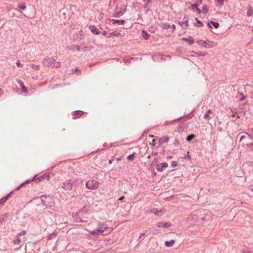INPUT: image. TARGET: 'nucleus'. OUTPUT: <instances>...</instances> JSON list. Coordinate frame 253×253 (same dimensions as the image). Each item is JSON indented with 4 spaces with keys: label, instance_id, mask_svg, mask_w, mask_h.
Here are the masks:
<instances>
[{
    "label": "nucleus",
    "instance_id": "3",
    "mask_svg": "<svg viewBox=\"0 0 253 253\" xmlns=\"http://www.w3.org/2000/svg\"><path fill=\"white\" fill-rule=\"evenodd\" d=\"M79 184V180L77 179H71L65 182L62 188L65 190H71L73 187H76Z\"/></svg>",
    "mask_w": 253,
    "mask_h": 253
},
{
    "label": "nucleus",
    "instance_id": "43",
    "mask_svg": "<svg viewBox=\"0 0 253 253\" xmlns=\"http://www.w3.org/2000/svg\"><path fill=\"white\" fill-rule=\"evenodd\" d=\"M171 165H172V167H175L177 166V163L175 161H173L172 162Z\"/></svg>",
    "mask_w": 253,
    "mask_h": 253
},
{
    "label": "nucleus",
    "instance_id": "56",
    "mask_svg": "<svg viewBox=\"0 0 253 253\" xmlns=\"http://www.w3.org/2000/svg\"><path fill=\"white\" fill-rule=\"evenodd\" d=\"M144 235H145V234H144V233H141V234H140V236L139 237V239H140V238H141V236H144Z\"/></svg>",
    "mask_w": 253,
    "mask_h": 253
},
{
    "label": "nucleus",
    "instance_id": "63",
    "mask_svg": "<svg viewBox=\"0 0 253 253\" xmlns=\"http://www.w3.org/2000/svg\"><path fill=\"white\" fill-rule=\"evenodd\" d=\"M24 184H25V183L21 184L20 187L23 186L24 185Z\"/></svg>",
    "mask_w": 253,
    "mask_h": 253
},
{
    "label": "nucleus",
    "instance_id": "25",
    "mask_svg": "<svg viewBox=\"0 0 253 253\" xmlns=\"http://www.w3.org/2000/svg\"><path fill=\"white\" fill-rule=\"evenodd\" d=\"M163 55H161V54H158V55H154L153 56H152V58L153 59V60L154 61H155L157 60V59H158V58H161V59H162L163 58Z\"/></svg>",
    "mask_w": 253,
    "mask_h": 253
},
{
    "label": "nucleus",
    "instance_id": "19",
    "mask_svg": "<svg viewBox=\"0 0 253 253\" xmlns=\"http://www.w3.org/2000/svg\"><path fill=\"white\" fill-rule=\"evenodd\" d=\"M70 49L73 51H80L81 50V47L77 45H73L70 48Z\"/></svg>",
    "mask_w": 253,
    "mask_h": 253
},
{
    "label": "nucleus",
    "instance_id": "13",
    "mask_svg": "<svg viewBox=\"0 0 253 253\" xmlns=\"http://www.w3.org/2000/svg\"><path fill=\"white\" fill-rule=\"evenodd\" d=\"M83 114H84V112L82 111H76L74 112V114L73 115H75V116H74L73 117V119H76L79 118Z\"/></svg>",
    "mask_w": 253,
    "mask_h": 253
},
{
    "label": "nucleus",
    "instance_id": "37",
    "mask_svg": "<svg viewBox=\"0 0 253 253\" xmlns=\"http://www.w3.org/2000/svg\"><path fill=\"white\" fill-rule=\"evenodd\" d=\"M116 15H115V16L120 17V16H122L123 14V12H122L121 11H116Z\"/></svg>",
    "mask_w": 253,
    "mask_h": 253
},
{
    "label": "nucleus",
    "instance_id": "55",
    "mask_svg": "<svg viewBox=\"0 0 253 253\" xmlns=\"http://www.w3.org/2000/svg\"><path fill=\"white\" fill-rule=\"evenodd\" d=\"M113 161V159L110 160L109 161V163L110 164H112Z\"/></svg>",
    "mask_w": 253,
    "mask_h": 253
},
{
    "label": "nucleus",
    "instance_id": "21",
    "mask_svg": "<svg viewBox=\"0 0 253 253\" xmlns=\"http://www.w3.org/2000/svg\"><path fill=\"white\" fill-rule=\"evenodd\" d=\"M212 112L211 110H208L207 113L204 115V118L207 120H209L211 119L210 117L209 114Z\"/></svg>",
    "mask_w": 253,
    "mask_h": 253
},
{
    "label": "nucleus",
    "instance_id": "41",
    "mask_svg": "<svg viewBox=\"0 0 253 253\" xmlns=\"http://www.w3.org/2000/svg\"><path fill=\"white\" fill-rule=\"evenodd\" d=\"M19 7L20 9L24 10L26 8V7L24 5H20Z\"/></svg>",
    "mask_w": 253,
    "mask_h": 253
},
{
    "label": "nucleus",
    "instance_id": "20",
    "mask_svg": "<svg viewBox=\"0 0 253 253\" xmlns=\"http://www.w3.org/2000/svg\"><path fill=\"white\" fill-rule=\"evenodd\" d=\"M182 117H179L176 119H174L173 120H172V121H166L165 123V126H168V125H171V124H174V123L175 122H176L177 120H178L179 119H180Z\"/></svg>",
    "mask_w": 253,
    "mask_h": 253
},
{
    "label": "nucleus",
    "instance_id": "26",
    "mask_svg": "<svg viewBox=\"0 0 253 253\" xmlns=\"http://www.w3.org/2000/svg\"><path fill=\"white\" fill-rule=\"evenodd\" d=\"M92 48H93V47L92 46H84V47L81 48V50H82L83 51H86L90 50H91Z\"/></svg>",
    "mask_w": 253,
    "mask_h": 253
},
{
    "label": "nucleus",
    "instance_id": "35",
    "mask_svg": "<svg viewBox=\"0 0 253 253\" xmlns=\"http://www.w3.org/2000/svg\"><path fill=\"white\" fill-rule=\"evenodd\" d=\"M134 157V154H133L129 155V156H128L127 157V159L128 160L132 161L133 160Z\"/></svg>",
    "mask_w": 253,
    "mask_h": 253
},
{
    "label": "nucleus",
    "instance_id": "32",
    "mask_svg": "<svg viewBox=\"0 0 253 253\" xmlns=\"http://www.w3.org/2000/svg\"><path fill=\"white\" fill-rule=\"evenodd\" d=\"M195 20L197 21V22L198 23V25H197V26L198 27H203V23L200 21L199 20H198V19L197 18H195Z\"/></svg>",
    "mask_w": 253,
    "mask_h": 253
},
{
    "label": "nucleus",
    "instance_id": "10",
    "mask_svg": "<svg viewBox=\"0 0 253 253\" xmlns=\"http://www.w3.org/2000/svg\"><path fill=\"white\" fill-rule=\"evenodd\" d=\"M17 82L21 86L23 91L25 93H28V90L27 89L26 87H25L23 82L22 81H21L20 80H17Z\"/></svg>",
    "mask_w": 253,
    "mask_h": 253
},
{
    "label": "nucleus",
    "instance_id": "18",
    "mask_svg": "<svg viewBox=\"0 0 253 253\" xmlns=\"http://www.w3.org/2000/svg\"><path fill=\"white\" fill-rule=\"evenodd\" d=\"M10 194H9L5 197H3L0 199V205L4 204V203L6 202V201L8 199L9 197L10 196Z\"/></svg>",
    "mask_w": 253,
    "mask_h": 253
},
{
    "label": "nucleus",
    "instance_id": "58",
    "mask_svg": "<svg viewBox=\"0 0 253 253\" xmlns=\"http://www.w3.org/2000/svg\"><path fill=\"white\" fill-rule=\"evenodd\" d=\"M245 99V97L244 96L243 97H242L241 99H240V101H243L244 99Z\"/></svg>",
    "mask_w": 253,
    "mask_h": 253
},
{
    "label": "nucleus",
    "instance_id": "14",
    "mask_svg": "<svg viewBox=\"0 0 253 253\" xmlns=\"http://www.w3.org/2000/svg\"><path fill=\"white\" fill-rule=\"evenodd\" d=\"M211 24H212V25L213 26V27L215 28H218L219 27V23H217V22H213V21H211L210 22H209L208 23V26L210 28H212V27L211 26Z\"/></svg>",
    "mask_w": 253,
    "mask_h": 253
},
{
    "label": "nucleus",
    "instance_id": "50",
    "mask_svg": "<svg viewBox=\"0 0 253 253\" xmlns=\"http://www.w3.org/2000/svg\"><path fill=\"white\" fill-rule=\"evenodd\" d=\"M245 138V136H242L240 139V141L243 140Z\"/></svg>",
    "mask_w": 253,
    "mask_h": 253
},
{
    "label": "nucleus",
    "instance_id": "34",
    "mask_svg": "<svg viewBox=\"0 0 253 253\" xmlns=\"http://www.w3.org/2000/svg\"><path fill=\"white\" fill-rule=\"evenodd\" d=\"M150 4H148V3H145L144 5V8L145 9H146L147 10V11H148L149 10H150Z\"/></svg>",
    "mask_w": 253,
    "mask_h": 253
},
{
    "label": "nucleus",
    "instance_id": "5",
    "mask_svg": "<svg viewBox=\"0 0 253 253\" xmlns=\"http://www.w3.org/2000/svg\"><path fill=\"white\" fill-rule=\"evenodd\" d=\"M198 42L199 44L202 45L205 48H211L213 47H215L217 45L218 43L216 42H212V41H208L206 42L203 40H200L198 41Z\"/></svg>",
    "mask_w": 253,
    "mask_h": 253
},
{
    "label": "nucleus",
    "instance_id": "33",
    "mask_svg": "<svg viewBox=\"0 0 253 253\" xmlns=\"http://www.w3.org/2000/svg\"><path fill=\"white\" fill-rule=\"evenodd\" d=\"M163 28L166 29V30H168L169 29L171 26L169 24H168V23H165L163 24Z\"/></svg>",
    "mask_w": 253,
    "mask_h": 253
},
{
    "label": "nucleus",
    "instance_id": "39",
    "mask_svg": "<svg viewBox=\"0 0 253 253\" xmlns=\"http://www.w3.org/2000/svg\"><path fill=\"white\" fill-rule=\"evenodd\" d=\"M232 117H236L237 118H240V116L237 112H234L232 115Z\"/></svg>",
    "mask_w": 253,
    "mask_h": 253
},
{
    "label": "nucleus",
    "instance_id": "30",
    "mask_svg": "<svg viewBox=\"0 0 253 253\" xmlns=\"http://www.w3.org/2000/svg\"><path fill=\"white\" fill-rule=\"evenodd\" d=\"M30 66L32 67V68L33 69H34L35 70H39L40 69V67H39V65H36L34 64H32L30 65Z\"/></svg>",
    "mask_w": 253,
    "mask_h": 253
},
{
    "label": "nucleus",
    "instance_id": "38",
    "mask_svg": "<svg viewBox=\"0 0 253 253\" xmlns=\"http://www.w3.org/2000/svg\"><path fill=\"white\" fill-rule=\"evenodd\" d=\"M198 3H195V4H192L191 5V8L193 10H195V9H196L197 7H198Z\"/></svg>",
    "mask_w": 253,
    "mask_h": 253
},
{
    "label": "nucleus",
    "instance_id": "4",
    "mask_svg": "<svg viewBox=\"0 0 253 253\" xmlns=\"http://www.w3.org/2000/svg\"><path fill=\"white\" fill-rule=\"evenodd\" d=\"M44 64H46L48 66L55 68H59L61 66L60 62H56L54 58L50 57L45 59L44 60Z\"/></svg>",
    "mask_w": 253,
    "mask_h": 253
},
{
    "label": "nucleus",
    "instance_id": "48",
    "mask_svg": "<svg viewBox=\"0 0 253 253\" xmlns=\"http://www.w3.org/2000/svg\"><path fill=\"white\" fill-rule=\"evenodd\" d=\"M196 10L199 13H201L202 11L200 8H198V7H197Z\"/></svg>",
    "mask_w": 253,
    "mask_h": 253
},
{
    "label": "nucleus",
    "instance_id": "49",
    "mask_svg": "<svg viewBox=\"0 0 253 253\" xmlns=\"http://www.w3.org/2000/svg\"><path fill=\"white\" fill-rule=\"evenodd\" d=\"M203 0H197V3H198V5L202 3Z\"/></svg>",
    "mask_w": 253,
    "mask_h": 253
},
{
    "label": "nucleus",
    "instance_id": "7",
    "mask_svg": "<svg viewBox=\"0 0 253 253\" xmlns=\"http://www.w3.org/2000/svg\"><path fill=\"white\" fill-rule=\"evenodd\" d=\"M99 186V183L95 180H88L86 183V187L87 188L91 190L97 189Z\"/></svg>",
    "mask_w": 253,
    "mask_h": 253
},
{
    "label": "nucleus",
    "instance_id": "29",
    "mask_svg": "<svg viewBox=\"0 0 253 253\" xmlns=\"http://www.w3.org/2000/svg\"><path fill=\"white\" fill-rule=\"evenodd\" d=\"M253 15V10L252 9V7L251 6H249V8L248 9V11L247 12V15L248 16H251Z\"/></svg>",
    "mask_w": 253,
    "mask_h": 253
},
{
    "label": "nucleus",
    "instance_id": "47",
    "mask_svg": "<svg viewBox=\"0 0 253 253\" xmlns=\"http://www.w3.org/2000/svg\"><path fill=\"white\" fill-rule=\"evenodd\" d=\"M216 0L220 5L223 4V2L224 0Z\"/></svg>",
    "mask_w": 253,
    "mask_h": 253
},
{
    "label": "nucleus",
    "instance_id": "11",
    "mask_svg": "<svg viewBox=\"0 0 253 253\" xmlns=\"http://www.w3.org/2000/svg\"><path fill=\"white\" fill-rule=\"evenodd\" d=\"M169 137L167 136H163L161 138H160L159 140V142L160 144H163L164 143L168 142L169 141Z\"/></svg>",
    "mask_w": 253,
    "mask_h": 253
},
{
    "label": "nucleus",
    "instance_id": "60",
    "mask_svg": "<svg viewBox=\"0 0 253 253\" xmlns=\"http://www.w3.org/2000/svg\"><path fill=\"white\" fill-rule=\"evenodd\" d=\"M121 159H121V158H117V159H116V161H121Z\"/></svg>",
    "mask_w": 253,
    "mask_h": 253
},
{
    "label": "nucleus",
    "instance_id": "46",
    "mask_svg": "<svg viewBox=\"0 0 253 253\" xmlns=\"http://www.w3.org/2000/svg\"><path fill=\"white\" fill-rule=\"evenodd\" d=\"M143 1L145 3L150 4L152 0H143Z\"/></svg>",
    "mask_w": 253,
    "mask_h": 253
},
{
    "label": "nucleus",
    "instance_id": "16",
    "mask_svg": "<svg viewBox=\"0 0 253 253\" xmlns=\"http://www.w3.org/2000/svg\"><path fill=\"white\" fill-rule=\"evenodd\" d=\"M183 40L186 42L189 45H192L194 42V40L192 38L190 37L189 39L183 38Z\"/></svg>",
    "mask_w": 253,
    "mask_h": 253
},
{
    "label": "nucleus",
    "instance_id": "23",
    "mask_svg": "<svg viewBox=\"0 0 253 253\" xmlns=\"http://www.w3.org/2000/svg\"><path fill=\"white\" fill-rule=\"evenodd\" d=\"M142 36L144 39L148 40L150 36V35H149L147 32H145L144 31H143L142 32Z\"/></svg>",
    "mask_w": 253,
    "mask_h": 253
},
{
    "label": "nucleus",
    "instance_id": "40",
    "mask_svg": "<svg viewBox=\"0 0 253 253\" xmlns=\"http://www.w3.org/2000/svg\"><path fill=\"white\" fill-rule=\"evenodd\" d=\"M26 233V231L25 230H23V231H21L17 236H18L19 237V236L25 235Z\"/></svg>",
    "mask_w": 253,
    "mask_h": 253
},
{
    "label": "nucleus",
    "instance_id": "6",
    "mask_svg": "<svg viewBox=\"0 0 253 253\" xmlns=\"http://www.w3.org/2000/svg\"><path fill=\"white\" fill-rule=\"evenodd\" d=\"M41 200L43 205L46 207H51L53 203L52 198L49 196L42 195L41 196Z\"/></svg>",
    "mask_w": 253,
    "mask_h": 253
},
{
    "label": "nucleus",
    "instance_id": "15",
    "mask_svg": "<svg viewBox=\"0 0 253 253\" xmlns=\"http://www.w3.org/2000/svg\"><path fill=\"white\" fill-rule=\"evenodd\" d=\"M90 29L91 31V32L94 34L98 35L100 33L99 30L94 26L90 27Z\"/></svg>",
    "mask_w": 253,
    "mask_h": 253
},
{
    "label": "nucleus",
    "instance_id": "2",
    "mask_svg": "<svg viewBox=\"0 0 253 253\" xmlns=\"http://www.w3.org/2000/svg\"><path fill=\"white\" fill-rule=\"evenodd\" d=\"M88 213L86 211L83 210L80 211L75 213L73 217L75 222L77 223H87L88 220Z\"/></svg>",
    "mask_w": 253,
    "mask_h": 253
},
{
    "label": "nucleus",
    "instance_id": "31",
    "mask_svg": "<svg viewBox=\"0 0 253 253\" xmlns=\"http://www.w3.org/2000/svg\"><path fill=\"white\" fill-rule=\"evenodd\" d=\"M194 137H195L194 135H193V134L189 135L187 137L186 140L188 141H190L192 140V139H193Z\"/></svg>",
    "mask_w": 253,
    "mask_h": 253
},
{
    "label": "nucleus",
    "instance_id": "57",
    "mask_svg": "<svg viewBox=\"0 0 253 253\" xmlns=\"http://www.w3.org/2000/svg\"><path fill=\"white\" fill-rule=\"evenodd\" d=\"M162 226H163V224H159V223H158L157 224V226L159 227H161Z\"/></svg>",
    "mask_w": 253,
    "mask_h": 253
},
{
    "label": "nucleus",
    "instance_id": "53",
    "mask_svg": "<svg viewBox=\"0 0 253 253\" xmlns=\"http://www.w3.org/2000/svg\"><path fill=\"white\" fill-rule=\"evenodd\" d=\"M124 199H125V197H124V196H122V197H121L120 198H119V200H120V201H122V200H123Z\"/></svg>",
    "mask_w": 253,
    "mask_h": 253
},
{
    "label": "nucleus",
    "instance_id": "8",
    "mask_svg": "<svg viewBox=\"0 0 253 253\" xmlns=\"http://www.w3.org/2000/svg\"><path fill=\"white\" fill-rule=\"evenodd\" d=\"M168 167V164L167 163H163L159 164L157 166V169L158 171H162L164 169Z\"/></svg>",
    "mask_w": 253,
    "mask_h": 253
},
{
    "label": "nucleus",
    "instance_id": "52",
    "mask_svg": "<svg viewBox=\"0 0 253 253\" xmlns=\"http://www.w3.org/2000/svg\"><path fill=\"white\" fill-rule=\"evenodd\" d=\"M3 91L2 89L0 88V95L3 94Z\"/></svg>",
    "mask_w": 253,
    "mask_h": 253
},
{
    "label": "nucleus",
    "instance_id": "62",
    "mask_svg": "<svg viewBox=\"0 0 253 253\" xmlns=\"http://www.w3.org/2000/svg\"><path fill=\"white\" fill-rule=\"evenodd\" d=\"M206 55V54H202V53L199 54V55H200V56H204V55Z\"/></svg>",
    "mask_w": 253,
    "mask_h": 253
},
{
    "label": "nucleus",
    "instance_id": "24",
    "mask_svg": "<svg viewBox=\"0 0 253 253\" xmlns=\"http://www.w3.org/2000/svg\"><path fill=\"white\" fill-rule=\"evenodd\" d=\"M243 253H253V251L249 248L246 247L243 249Z\"/></svg>",
    "mask_w": 253,
    "mask_h": 253
},
{
    "label": "nucleus",
    "instance_id": "28",
    "mask_svg": "<svg viewBox=\"0 0 253 253\" xmlns=\"http://www.w3.org/2000/svg\"><path fill=\"white\" fill-rule=\"evenodd\" d=\"M14 244H20L21 243V240L18 236H16L14 240Z\"/></svg>",
    "mask_w": 253,
    "mask_h": 253
},
{
    "label": "nucleus",
    "instance_id": "44",
    "mask_svg": "<svg viewBox=\"0 0 253 253\" xmlns=\"http://www.w3.org/2000/svg\"><path fill=\"white\" fill-rule=\"evenodd\" d=\"M110 34L112 35L113 36H118V35H120V33H117L116 32H114L111 33Z\"/></svg>",
    "mask_w": 253,
    "mask_h": 253
},
{
    "label": "nucleus",
    "instance_id": "64",
    "mask_svg": "<svg viewBox=\"0 0 253 253\" xmlns=\"http://www.w3.org/2000/svg\"><path fill=\"white\" fill-rule=\"evenodd\" d=\"M29 181H30L28 180V181H26V183H28V182H29Z\"/></svg>",
    "mask_w": 253,
    "mask_h": 253
},
{
    "label": "nucleus",
    "instance_id": "27",
    "mask_svg": "<svg viewBox=\"0 0 253 253\" xmlns=\"http://www.w3.org/2000/svg\"><path fill=\"white\" fill-rule=\"evenodd\" d=\"M209 11V7L207 5H204L202 9V12L207 13Z\"/></svg>",
    "mask_w": 253,
    "mask_h": 253
},
{
    "label": "nucleus",
    "instance_id": "36",
    "mask_svg": "<svg viewBox=\"0 0 253 253\" xmlns=\"http://www.w3.org/2000/svg\"><path fill=\"white\" fill-rule=\"evenodd\" d=\"M113 21L116 23H118L121 24H124L125 23V21L123 20H113Z\"/></svg>",
    "mask_w": 253,
    "mask_h": 253
},
{
    "label": "nucleus",
    "instance_id": "1",
    "mask_svg": "<svg viewBox=\"0 0 253 253\" xmlns=\"http://www.w3.org/2000/svg\"><path fill=\"white\" fill-rule=\"evenodd\" d=\"M88 224L90 226L85 228L84 229L88 231L89 234L94 237H98L99 235H107L113 230L112 228H109L106 223L98 222L94 228L92 227L94 225L93 223L89 222Z\"/></svg>",
    "mask_w": 253,
    "mask_h": 253
},
{
    "label": "nucleus",
    "instance_id": "51",
    "mask_svg": "<svg viewBox=\"0 0 253 253\" xmlns=\"http://www.w3.org/2000/svg\"><path fill=\"white\" fill-rule=\"evenodd\" d=\"M185 26L186 27H187L189 25V24H188V20H186L185 22Z\"/></svg>",
    "mask_w": 253,
    "mask_h": 253
},
{
    "label": "nucleus",
    "instance_id": "22",
    "mask_svg": "<svg viewBox=\"0 0 253 253\" xmlns=\"http://www.w3.org/2000/svg\"><path fill=\"white\" fill-rule=\"evenodd\" d=\"M159 224H163V226L164 227H169L171 226V223L169 222H159Z\"/></svg>",
    "mask_w": 253,
    "mask_h": 253
},
{
    "label": "nucleus",
    "instance_id": "12",
    "mask_svg": "<svg viewBox=\"0 0 253 253\" xmlns=\"http://www.w3.org/2000/svg\"><path fill=\"white\" fill-rule=\"evenodd\" d=\"M165 213L166 212V210L165 209H162L160 211H158L157 209H154L150 210V212L154 213L155 214H158L159 213Z\"/></svg>",
    "mask_w": 253,
    "mask_h": 253
},
{
    "label": "nucleus",
    "instance_id": "61",
    "mask_svg": "<svg viewBox=\"0 0 253 253\" xmlns=\"http://www.w3.org/2000/svg\"><path fill=\"white\" fill-rule=\"evenodd\" d=\"M251 190L253 191V185L251 186Z\"/></svg>",
    "mask_w": 253,
    "mask_h": 253
},
{
    "label": "nucleus",
    "instance_id": "45",
    "mask_svg": "<svg viewBox=\"0 0 253 253\" xmlns=\"http://www.w3.org/2000/svg\"><path fill=\"white\" fill-rule=\"evenodd\" d=\"M16 65L17 66L19 67H23V65L20 63V62L19 61H18L17 63H16Z\"/></svg>",
    "mask_w": 253,
    "mask_h": 253
},
{
    "label": "nucleus",
    "instance_id": "59",
    "mask_svg": "<svg viewBox=\"0 0 253 253\" xmlns=\"http://www.w3.org/2000/svg\"><path fill=\"white\" fill-rule=\"evenodd\" d=\"M51 236H52V235H51V234H50V235H49V236H48V239H49V240H50V239H51Z\"/></svg>",
    "mask_w": 253,
    "mask_h": 253
},
{
    "label": "nucleus",
    "instance_id": "9",
    "mask_svg": "<svg viewBox=\"0 0 253 253\" xmlns=\"http://www.w3.org/2000/svg\"><path fill=\"white\" fill-rule=\"evenodd\" d=\"M45 179H47V180H49V176L47 174H43L40 176L39 177L36 178L35 181L36 182H40L41 181H42Z\"/></svg>",
    "mask_w": 253,
    "mask_h": 253
},
{
    "label": "nucleus",
    "instance_id": "42",
    "mask_svg": "<svg viewBox=\"0 0 253 253\" xmlns=\"http://www.w3.org/2000/svg\"><path fill=\"white\" fill-rule=\"evenodd\" d=\"M75 73L76 72H79V74H81V70L78 68H76L75 70H74V71Z\"/></svg>",
    "mask_w": 253,
    "mask_h": 253
},
{
    "label": "nucleus",
    "instance_id": "17",
    "mask_svg": "<svg viewBox=\"0 0 253 253\" xmlns=\"http://www.w3.org/2000/svg\"><path fill=\"white\" fill-rule=\"evenodd\" d=\"M175 243V240H171L169 241H166L165 245L168 247H172Z\"/></svg>",
    "mask_w": 253,
    "mask_h": 253
},
{
    "label": "nucleus",
    "instance_id": "54",
    "mask_svg": "<svg viewBox=\"0 0 253 253\" xmlns=\"http://www.w3.org/2000/svg\"><path fill=\"white\" fill-rule=\"evenodd\" d=\"M172 28L173 29V31H174L175 30V25L173 24L172 25Z\"/></svg>",
    "mask_w": 253,
    "mask_h": 253
}]
</instances>
